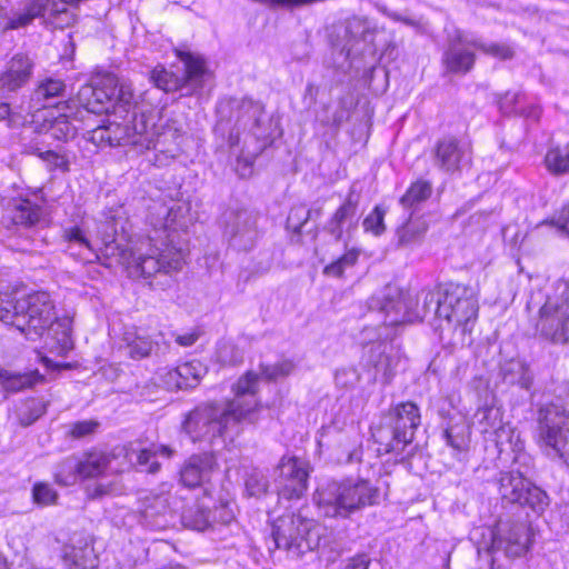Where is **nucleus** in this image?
<instances>
[{"label": "nucleus", "mask_w": 569, "mask_h": 569, "mask_svg": "<svg viewBox=\"0 0 569 569\" xmlns=\"http://www.w3.org/2000/svg\"><path fill=\"white\" fill-rule=\"evenodd\" d=\"M0 321L14 327L29 340H51V348L67 351L72 348L71 319L59 318L54 301L46 291H34L22 297H0Z\"/></svg>", "instance_id": "nucleus-1"}, {"label": "nucleus", "mask_w": 569, "mask_h": 569, "mask_svg": "<svg viewBox=\"0 0 569 569\" xmlns=\"http://www.w3.org/2000/svg\"><path fill=\"white\" fill-rule=\"evenodd\" d=\"M217 129L229 131L228 143L239 162L251 167L256 158L272 143L274 128L264 107L252 99L230 98L218 107Z\"/></svg>", "instance_id": "nucleus-2"}, {"label": "nucleus", "mask_w": 569, "mask_h": 569, "mask_svg": "<svg viewBox=\"0 0 569 569\" xmlns=\"http://www.w3.org/2000/svg\"><path fill=\"white\" fill-rule=\"evenodd\" d=\"M380 490L362 478L327 480L320 483L313 501L322 516L335 519H350L365 508L378 505Z\"/></svg>", "instance_id": "nucleus-3"}, {"label": "nucleus", "mask_w": 569, "mask_h": 569, "mask_svg": "<svg viewBox=\"0 0 569 569\" xmlns=\"http://www.w3.org/2000/svg\"><path fill=\"white\" fill-rule=\"evenodd\" d=\"M156 210L159 219L157 222L151 220V223L156 230L167 232V242L161 243L162 247H159L157 243H152L154 241L153 238H149L147 251L131 252L127 261L132 272L144 278L153 277L160 272L170 273L178 271L184 262L182 250L173 246L174 236L171 233L176 229L177 212L173 208H168L164 204H159Z\"/></svg>", "instance_id": "nucleus-4"}, {"label": "nucleus", "mask_w": 569, "mask_h": 569, "mask_svg": "<svg viewBox=\"0 0 569 569\" xmlns=\"http://www.w3.org/2000/svg\"><path fill=\"white\" fill-rule=\"evenodd\" d=\"M537 442L552 459L569 460V381L556 388L553 399L537 410Z\"/></svg>", "instance_id": "nucleus-5"}, {"label": "nucleus", "mask_w": 569, "mask_h": 569, "mask_svg": "<svg viewBox=\"0 0 569 569\" xmlns=\"http://www.w3.org/2000/svg\"><path fill=\"white\" fill-rule=\"evenodd\" d=\"M411 299H405L400 293L397 297L389 295L372 296L368 301L370 311L383 315L385 326H398L401 323L423 320L428 315L433 313L440 318L438 306H442V295L431 290H422L416 298V306L412 307Z\"/></svg>", "instance_id": "nucleus-6"}, {"label": "nucleus", "mask_w": 569, "mask_h": 569, "mask_svg": "<svg viewBox=\"0 0 569 569\" xmlns=\"http://www.w3.org/2000/svg\"><path fill=\"white\" fill-rule=\"evenodd\" d=\"M239 407V401L233 405L216 402L200 405L186 416L182 430L193 442L220 437L230 426L247 418L250 408Z\"/></svg>", "instance_id": "nucleus-7"}, {"label": "nucleus", "mask_w": 569, "mask_h": 569, "mask_svg": "<svg viewBox=\"0 0 569 569\" xmlns=\"http://www.w3.org/2000/svg\"><path fill=\"white\" fill-rule=\"evenodd\" d=\"M536 331L553 345L569 342V282L557 280L539 309Z\"/></svg>", "instance_id": "nucleus-8"}, {"label": "nucleus", "mask_w": 569, "mask_h": 569, "mask_svg": "<svg viewBox=\"0 0 569 569\" xmlns=\"http://www.w3.org/2000/svg\"><path fill=\"white\" fill-rule=\"evenodd\" d=\"M489 542L478 546V553L491 556L490 563L493 567V555L502 551L507 558L522 557L530 548V529L526 521L500 518L495 529H488Z\"/></svg>", "instance_id": "nucleus-9"}, {"label": "nucleus", "mask_w": 569, "mask_h": 569, "mask_svg": "<svg viewBox=\"0 0 569 569\" xmlns=\"http://www.w3.org/2000/svg\"><path fill=\"white\" fill-rule=\"evenodd\" d=\"M271 542L274 549H283L291 557H301L319 547L320 535L310 522L299 516L284 515L272 525Z\"/></svg>", "instance_id": "nucleus-10"}, {"label": "nucleus", "mask_w": 569, "mask_h": 569, "mask_svg": "<svg viewBox=\"0 0 569 569\" xmlns=\"http://www.w3.org/2000/svg\"><path fill=\"white\" fill-rule=\"evenodd\" d=\"M132 99V93L119 87L118 78L110 72L98 74L91 83L82 86L78 92V101L91 113H111L114 104Z\"/></svg>", "instance_id": "nucleus-11"}, {"label": "nucleus", "mask_w": 569, "mask_h": 569, "mask_svg": "<svg viewBox=\"0 0 569 569\" xmlns=\"http://www.w3.org/2000/svg\"><path fill=\"white\" fill-rule=\"evenodd\" d=\"M440 319H445L455 328H461L465 335L471 331L469 325L478 317L479 305L477 292L472 287L450 283L442 293V306H438Z\"/></svg>", "instance_id": "nucleus-12"}, {"label": "nucleus", "mask_w": 569, "mask_h": 569, "mask_svg": "<svg viewBox=\"0 0 569 569\" xmlns=\"http://www.w3.org/2000/svg\"><path fill=\"white\" fill-rule=\"evenodd\" d=\"M178 57L184 64V71L178 76L162 67H157L151 71V81L154 86L166 92L186 90L184 94H192L202 87V80L206 74L204 60L190 52H179Z\"/></svg>", "instance_id": "nucleus-13"}, {"label": "nucleus", "mask_w": 569, "mask_h": 569, "mask_svg": "<svg viewBox=\"0 0 569 569\" xmlns=\"http://www.w3.org/2000/svg\"><path fill=\"white\" fill-rule=\"evenodd\" d=\"M420 422L419 407L412 401L400 402L390 408L385 416V425L390 433L388 451H402L411 443Z\"/></svg>", "instance_id": "nucleus-14"}, {"label": "nucleus", "mask_w": 569, "mask_h": 569, "mask_svg": "<svg viewBox=\"0 0 569 569\" xmlns=\"http://www.w3.org/2000/svg\"><path fill=\"white\" fill-rule=\"evenodd\" d=\"M258 213L247 208H230L223 214L224 236L238 251H249L260 237Z\"/></svg>", "instance_id": "nucleus-15"}, {"label": "nucleus", "mask_w": 569, "mask_h": 569, "mask_svg": "<svg viewBox=\"0 0 569 569\" xmlns=\"http://www.w3.org/2000/svg\"><path fill=\"white\" fill-rule=\"evenodd\" d=\"M130 101L114 104L102 126L88 131V140L97 146L117 147L132 144L129 124Z\"/></svg>", "instance_id": "nucleus-16"}, {"label": "nucleus", "mask_w": 569, "mask_h": 569, "mask_svg": "<svg viewBox=\"0 0 569 569\" xmlns=\"http://www.w3.org/2000/svg\"><path fill=\"white\" fill-rule=\"evenodd\" d=\"M170 343L162 333L149 335L142 328L127 329L119 345V351L132 360H142L150 357H163L169 352Z\"/></svg>", "instance_id": "nucleus-17"}, {"label": "nucleus", "mask_w": 569, "mask_h": 569, "mask_svg": "<svg viewBox=\"0 0 569 569\" xmlns=\"http://www.w3.org/2000/svg\"><path fill=\"white\" fill-rule=\"evenodd\" d=\"M309 465L297 457H282L276 472L278 495L287 500L299 499L307 490Z\"/></svg>", "instance_id": "nucleus-18"}, {"label": "nucleus", "mask_w": 569, "mask_h": 569, "mask_svg": "<svg viewBox=\"0 0 569 569\" xmlns=\"http://www.w3.org/2000/svg\"><path fill=\"white\" fill-rule=\"evenodd\" d=\"M475 38L465 36L461 30H455L448 36L442 54V63L450 73L466 74L472 70L476 54L471 50Z\"/></svg>", "instance_id": "nucleus-19"}, {"label": "nucleus", "mask_w": 569, "mask_h": 569, "mask_svg": "<svg viewBox=\"0 0 569 569\" xmlns=\"http://www.w3.org/2000/svg\"><path fill=\"white\" fill-rule=\"evenodd\" d=\"M178 493H148L140 498V513L146 525L161 529L168 526L167 519L173 512H179Z\"/></svg>", "instance_id": "nucleus-20"}, {"label": "nucleus", "mask_w": 569, "mask_h": 569, "mask_svg": "<svg viewBox=\"0 0 569 569\" xmlns=\"http://www.w3.org/2000/svg\"><path fill=\"white\" fill-rule=\"evenodd\" d=\"M183 130L176 120H168L161 130H156L151 149L156 150L154 163L166 166L181 152Z\"/></svg>", "instance_id": "nucleus-21"}, {"label": "nucleus", "mask_w": 569, "mask_h": 569, "mask_svg": "<svg viewBox=\"0 0 569 569\" xmlns=\"http://www.w3.org/2000/svg\"><path fill=\"white\" fill-rule=\"evenodd\" d=\"M33 61L23 53L14 54L0 73V97L8 98L31 79Z\"/></svg>", "instance_id": "nucleus-22"}, {"label": "nucleus", "mask_w": 569, "mask_h": 569, "mask_svg": "<svg viewBox=\"0 0 569 569\" xmlns=\"http://www.w3.org/2000/svg\"><path fill=\"white\" fill-rule=\"evenodd\" d=\"M470 161V150L455 137H445L436 146V166L447 172L457 171L461 163Z\"/></svg>", "instance_id": "nucleus-23"}, {"label": "nucleus", "mask_w": 569, "mask_h": 569, "mask_svg": "<svg viewBox=\"0 0 569 569\" xmlns=\"http://www.w3.org/2000/svg\"><path fill=\"white\" fill-rule=\"evenodd\" d=\"M216 466L214 457L203 452L189 457L180 468V482L186 488H197L210 479Z\"/></svg>", "instance_id": "nucleus-24"}, {"label": "nucleus", "mask_w": 569, "mask_h": 569, "mask_svg": "<svg viewBox=\"0 0 569 569\" xmlns=\"http://www.w3.org/2000/svg\"><path fill=\"white\" fill-rule=\"evenodd\" d=\"M358 198L351 191L345 202L335 211L331 218L326 222L323 230L340 241L345 232H351L357 228Z\"/></svg>", "instance_id": "nucleus-25"}, {"label": "nucleus", "mask_w": 569, "mask_h": 569, "mask_svg": "<svg viewBox=\"0 0 569 569\" xmlns=\"http://www.w3.org/2000/svg\"><path fill=\"white\" fill-rule=\"evenodd\" d=\"M42 216L40 206L28 199H14L8 204L6 213L1 218V223L7 228L23 227L31 228L36 226Z\"/></svg>", "instance_id": "nucleus-26"}, {"label": "nucleus", "mask_w": 569, "mask_h": 569, "mask_svg": "<svg viewBox=\"0 0 569 569\" xmlns=\"http://www.w3.org/2000/svg\"><path fill=\"white\" fill-rule=\"evenodd\" d=\"M368 366L375 370V380L381 381L383 385L390 383L397 366L392 346L382 341L373 343L369 350Z\"/></svg>", "instance_id": "nucleus-27"}, {"label": "nucleus", "mask_w": 569, "mask_h": 569, "mask_svg": "<svg viewBox=\"0 0 569 569\" xmlns=\"http://www.w3.org/2000/svg\"><path fill=\"white\" fill-rule=\"evenodd\" d=\"M343 32L341 51L346 52L347 57L357 53L355 48L358 43L363 42L367 46L373 42L375 28L365 18L352 17L346 20Z\"/></svg>", "instance_id": "nucleus-28"}, {"label": "nucleus", "mask_w": 569, "mask_h": 569, "mask_svg": "<svg viewBox=\"0 0 569 569\" xmlns=\"http://www.w3.org/2000/svg\"><path fill=\"white\" fill-rule=\"evenodd\" d=\"M130 136H132V146L150 150L156 132V122L152 116L138 112L137 107L130 100L129 111Z\"/></svg>", "instance_id": "nucleus-29"}, {"label": "nucleus", "mask_w": 569, "mask_h": 569, "mask_svg": "<svg viewBox=\"0 0 569 569\" xmlns=\"http://www.w3.org/2000/svg\"><path fill=\"white\" fill-rule=\"evenodd\" d=\"M67 86L62 80L47 78L39 82L30 97V110L56 107L59 98H64Z\"/></svg>", "instance_id": "nucleus-30"}, {"label": "nucleus", "mask_w": 569, "mask_h": 569, "mask_svg": "<svg viewBox=\"0 0 569 569\" xmlns=\"http://www.w3.org/2000/svg\"><path fill=\"white\" fill-rule=\"evenodd\" d=\"M500 376L505 383L518 386L530 392L531 398L533 397L532 387L535 376L530 366L526 362L516 359L505 362L500 367Z\"/></svg>", "instance_id": "nucleus-31"}, {"label": "nucleus", "mask_w": 569, "mask_h": 569, "mask_svg": "<svg viewBox=\"0 0 569 569\" xmlns=\"http://www.w3.org/2000/svg\"><path fill=\"white\" fill-rule=\"evenodd\" d=\"M261 378L260 372L247 371L241 376L233 386L234 399L227 405H233L239 401L241 409L250 408L248 415L257 407V400L254 395L258 391L259 379Z\"/></svg>", "instance_id": "nucleus-32"}, {"label": "nucleus", "mask_w": 569, "mask_h": 569, "mask_svg": "<svg viewBox=\"0 0 569 569\" xmlns=\"http://www.w3.org/2000/svg\"><path fill=\"white\" fill-rule=\"evenodd\" d=\"M529 479L519 471L501 472L498 479L499 493L503 501L518 503L522 499L529 485Z\"/></svg>", "instance_id": "nucleus-33"}, {"label": "nucleus", "mask_w": 569, "mask_h": 569, "mask_svg": "<svg viewBox=\"0 0 569 569\" xmlns=\"http://www.w3.org/2000/svg\"><path fill=\"white\" fill-rule=\"evenodd\" d=\"M62 559L67 569H96L98 567L93 547L88 542L81 546H64Z\"/></svg>", "instance_id": "nucleus-34"}, {"label": "nucleus", "mask_w": 569, "mask_h": 569, "mask_svg": "<svg viewBox=\"0 0 569 569\" xmlns=\"http://www.w3.org/2000/svg\"><path fill=\"white\" fill-rule=\"evenodd\" d=\"M42 381L43 376L37 369L24 372L0 369V382L9 392H19Z\"/></svg>", "instance_id": "nucleus-35"}, {"label": "nucleus", "mask_w": 569, "mask_h": 569, "mask_svg": "<svg viewBox=\"0 0 569 569\" xmlns=\"http://www.w3.org/2000/svg\"><path fill=\"white\" fill-rule=\"evenodd\" d=\"M428 230V223L422 218L410 217L397 229V247L411 249L421 243Z\"/></svg>", "instance_id": "nucleus-36"}, {"label": "nucleus", "mask_w": 569, "mask_h": 569, "mask_svg": "<svg viewBox=\"0 0 569 569\" xmlns=\"http://www.w3.org/2000/svg\"><path fill=\"white\" fill-rule=\"evenodd\" d=\"M206 369L199 361L184 362L168 372L171 382L179 389L196 387Z\"/></svg>", "instance_id": "nucleus-37"}, {"label": "nucleus", "mask_w": 569, "mask_h": 569, "mask_svg": "<svg viewBox=\"0 0 569 569\" xmlns=\"http://www.w3.org/2000/svg\"><path fill=\"white\" fill-rule=\"evenodd\" d=\"M181 522L186 528L203 531L211 527V510L198 502L179 507Z\"/></svg>", "instance_id": "nucleus-38"}, {"label": "nucleus", "mask_w": 569, "mask_h": 569, "mask_svg": "<svg viewBox=\"0 0 569 569\" xmlns=\"http://www.w3.org/2000/svg\"><path fill=\"white\" fill-rule=\"evenodd\" d=\"M80 458V478H91L101 475L109 463V458L103 452H87Z\"/></svg>", "instance_id": "nucleus-39"}, {"label": "nucleus", "mask_w": 569, "mask_h": 569, "mask_svg": "<svg viewBox=\"0 0 569 569\" xmlns=\"http://www.w3.org/2000/svg\"><path fill=\"white\" fill-rule=\"evenodd\" d=\"M80 458L70 456L64 458L60 463L57 465L54 471V480L61 486H71L77 482L80 478L79 472Z\"/></svg>", "instance_id": "nucleus-40"}, {"label": "nucleus", "mask_w": 569, "mask_h": 569, "mask_svg": "<svg viewBox=\"0 0 569 569\" xmlns=\"http://www.w3.org/2000/svg\"><path fill=\"white\" fill-rule=\"evenodd\" d=\"M545 163L549 172L556 176L569 173V146L548 150Z\"/></svg>", "instance_id": "nucleus-41"}, {"label": "nucleus", "mask_w": 569, "mask_h": 569, "mask_svg": "<svg viewBox=\"0 0 569 569\" xmlns=\"http://www.w3.org/2000/svg\"><path fill=\"white\" fill-rule=\"evenodd\" d=\"M432 192L430 182L418 180L408 188L406 193L401 197L400 203L405 208H413L426 201Z\"/></svg>", "instance_id": "nucleus-42"}, {"label": "nucleus", "mask_w": 569, "mask_h": 569, "mask_svg": "<svg viewBox=\"0 0 569 569\" xmlns=\"http://www.w3.org/2000/svg\"><path fill=\"white\" fill-rule=\"evenodd\" d=\"M443 438L456 453L466 452L469 448V432L468 428L463 425L449 426L443 431Z\"/></svg>", "instance_id": "nucleus-43"}, {"label": "nucleus", "mask_w": 569, "mask_h": 569, "mask_svg": "<svg viewBox=\"0 0 569 569\" xmlns=\"http://www.w3.org/2000/svg\"><path fill=\"white\" fill-rule=\"evenodd\" d=\"M472 48L480 50L487 56L499 60H509L515 56V50L511 46L505 42H485L476 38L471 41Z\"/></svg>", "instance_id": "nucleus-44"}, {"label": "nucleus", "mask_w": 569, "mask_h": 569, "mask_svg": "<svg viewBox=\"0 0 569 569\" xmlns=\"http://www.w3.org/2000/svg\"><path fill=\"white\" fill-rule=\"evenodd\" d=\"M296 369V363L290 359H282L274 365H259L261 379L266 381H277L291 375Z\"/></svg>", "instance_id": "nucleus-45"}, {"label": "nucleus", "mask_w": 569, "mask_h": 569, "mask_svg": "<svg viewBox=\"0 0 569 569\" xmlns=\"http://www.w3.org/2000/svg\"><path fill=\"white\" fill-rule=\"evenodd\" d=\"M549 505V497L539 487L529 481L526 492L519 502V506H527L535 512H542Z\"/></svg>", "instance_id": "nucleus-46"}, {"label": "nucleus", "mask_w": 569, "mask_h": 569, "mask_svg": "<svg viewBox=\"0 0 569 569\" xmlns=\"http://www.w3.org/2000/svg\"><path fill=\"white\" fill-rule=\"evenodd\" d=\"M359 258V251L357 249H350L345 252L340 258L332 261L323 268V274L335 278H341L345 270L353 267Z\"/></svg>", "instance_id": "nucleus-47"}, {"label": "nucleus", "mask_w": 569, "mask_h": 569, "mask_svg": "<svg viewBox=\"0 0 569 569\" xmlns=\"http://www.w3.org/2000/svg\"><path fill=\"white\" fill-rule=\"evenodd\" d=\"M48 403L43 400L31 399L28 400L23 408L18 413V419L21 426L28 427L36 422L47 411Z\"/></svg>", "instance_id": "nucleus-48"}, {"label": "nucleus", "mask_w": 569, "mask_h": 569, "mask_svg": "<svg viewBox=\"0 0 569 569\" xmlns=\"http://www.w3.org/2000/svg\"><path fill=\"white\" fill-rule=\"evenodd\" d=\"M217 359L222 365L236 366L243 361V351L232 342L223 341L217 348Z\"/></svg>", "instance_id": "nucleus-49"}, {"label": "nucleus", "mask_w": 569, "mask_h": 569, "mask_svg": "<svg viewBox=\"0 0 569 569\" xmlns=\"http://www.w3.org/2000/svg\"><path fill=\"white\" fill-rule=\"evenodd\" d=\"M385 214L386 210L380 206H376L362 222L365 231L371 232L375 236H380L386 230Z\"/></svg>", "instance_id": "nucleus-50"}, {"label": "nucleus", "mask_w": 569, "mask_h": 569, "mask_svg": "<svg viewBox=\"0 0 569 569\" xmlns=\"http://www.w3.org/2000/svg\"><path fill=\"white\" fill-rule=\"evenodd\" d=\"M478 422L483 426V431L496 429L501 425V412L496 407H483L477 412Z\"/></svg>", "instance_id": "nucleus-51"}, {"label": "nucleus", "mask_w": 569, "mask_h": 569, "mask_svg": "<svg viewBox=\"0 0 569 569\" xmlns=\"http://www.w3.org/2000/svg\"><path fill=\"white\" fill-rule=\"evenodd\" d=\"M34 153L48 164L49 170L69 171V161L66 156L53 150L41 151L39 148L36 149Z\"/></svg>", "instance_id": "nucleus-52"}, {"label": "nucleus", "mask_w": 569, "mask_h": 569, "mask_svg": "<svg viewBox=\"0 0 569 569\" xmlns=\"http://www.w3.org/2000/svg\"><path fill=\"white\" fill-rule=\"evenodd\" d=\"M30 112L21 106L11 107L8 102H0V120H8L10 126H20L26 121V114Z\"/></svg>", "instance_id": "nucleus-53"}, {"label": "nucleus", "mask_w": 569, "mask_h": 569, "mask_svg": "<svg viewBox=\"0 0 569 569\" xmlns=\"http://www.w3.org/2000/svg\"><path fill=\"white\" fill-rule=\"evenodd\" d=\"M33 501L40 506L56 503L58 493L47 483H36L32 489Z\"/></svg>", "instance_id": "nucleus-54"}, {"label": "nucleus", "mask_w": 569, "mask_h": 569, "mask_svg": "<svg viewBox=\"0 0 569 569\" xmlns=\"http://www.w3.org/2000/svg\"><path fill=\"white\" fill-rule=\"evenodd\" d=\"M308 219L305 206L293 207L287 218V229L300 234L302 228L307 224Z\"/></svg>", "instance_id": "nucleus-55"}, {"label": "nucleus", "mask_w": 569, "mask_h": 569, "mask_svg": "<svg viewBox=\"0 0 569 569\" xmlns=\"http://www.w3.org/2000/svg\"><path fill=\"white\" fill-rule=\"evenodd\" d=\"M269 482L261 472H252L246 480V489L250 496L259 497L268 491Z\"/></svg>", "instance_id": "nucleus-56"}, {"label": "nucleus", "mask_w": 569, "mask_h": 569, "mask_svg": "<svg viewBox=\"0 0 569 569\" xmlns=\"http://www.w3.org/2000/svg\"><path fill=\"white\" fill-rule=\"evenodd\" d=\"M100 423L96 420H83L74 422L71 426L69 435L74 439H81L87 436L93 435L99 428Z\"/></svg>", "instance_id": "nucleus-57"}, {"label": "nucleus", "mask_w": 569, "mask_h": 569, "mask_svg": "<svg viewBox=\"0 0 569 569\" xmlns=\"http://www.w3.org/2000/svg\"><path fill=\"white\" fill-rule=\"evenodd\" d=\"M234 519V512L231 503L221 501L219 506L211 510V525L219 522L222 525H229Z\"/></svg>", "instance_id": "nucleus-58"}, {"label": "nucleus", "mask_w": 569, "mask_h": 569, "mask_svg": "<svg viewBox=\"0 0 569 569\" xmlns=\"http://www.w3.org/2000/svg\"><path fill=\"white\" fill-rule=\"evenodd\" d=\"M360 379L358 371L355 368H343L337 370L335 375L336 383L343 388L353 387Z\"/></svg>", "instance_id": "nucleus-59"}, {"label": "nucleus", "mask_w": 569, "mask_h": 569, "mask_svg": "<svg viewBox=\"0 0 569 569\" xmlns=\"http://www.w3.org/2000/svg\"><path fill=\"white\" fill-rule=\"evenodd\" d=\"M154 453L151 450L143 449L137 455V465L148 473H157L160 470V463L153 460Z\"/></svg>", "instance_id": "nucleus-60"}, {"label": "nucleus", "mask_w": 569, "mask_h": 569, "mask_svg": "<svg viewBox=\"0 0 569 569\" xmlns=\"http://www.w3.org/2000/svg\"><path fill=\"white\" fill-rule=\"evenodd\" d=\"M53 136L56 138H64L73 137L76 129L70 124L67 120V114L63 113L61 117L57 118L54 124L52 126Z\"/></svg>", "instance_id": "nucleus-61"}, {"label": "nucleus", "mask_w": 569, "mask_h": 569, "mask_svg": "<svg viewBox=\"0 0 569 569\" xmlns=\"http://www.w3.org/2000/svg\"><path fill=\"white\" fill-rule=\"evenodd\" d=\"M63 238H64V240H67L69 242L77 243L81 247H86V248L90 247L89 240L84 237L82 230L79 227H72V228L66 229L63 231Z\"/></svg>", "instance_id": "nucleus-62"}, {"label": "nucleus", "mask_w": 569, "mask_h": 569, "mask_svg": "<svg viewBox=\"0 0 569 569\" xmlns=\"http://www.w3.org/2000/svg\"><path fill=\"white\" fill-rule=\"evenodd\" d=\"M199 339L197 331L186 332L176 337V342L182 347H190Z\"/></svg>", "instance_id": "nucleus-63"}, {"label": "nucleus", "mask_w": 569, "mask_h": 569, "mask_svg": "<svg viewBox=\"0 0 569 569\" xmlns=\"http://www.w3.org/2000/svg\"><path fill=\"white\" fill-rule=\"evenodd\" d=\"M318 88L313 83H308L305 90L303 99L309 106L316 103Z\"/></svg>", "instance_id": "nucleus-64"}]
</instances>
